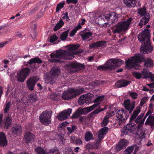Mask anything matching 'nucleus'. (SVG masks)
Returning a JSON list of instances; mask_svg holds the SVG:
<instances>
[{
  "instance_id": "09e8293b",
  "label": "nucleus",
  "mask_w": 154,
  "mask_h": 154,
  "mask_svg": "<svg viewBox=\"0 0 154 154\" xmlns=\"http://www.w3.org/2000/svg\"><path fill=\"white\" fill-rule=\"evenodd\" d=\"M77 128L76 125H73L72 126V127H68L67 128V130L69 131L68 134H71L75 131Z\"/></svg>"
},
{
  "instance_id": "393cba45",
  "label": "nucleus",
  "mask_w": 154,
  "mask_h": 154,
  "mask_svg": "<svg viewBox=\"0 0 154 154\" xmlns=\"http://www.w3.org/2000/svg\"><path fill=\"white\" fill-rule=\"evenodd\" d=\"M4 128L5 129H7L9 127H10L12 124V119L10 115L8 114L7 116L4 117Z\"/></svg>"
},
{
  "instance_id": "3c124183",
  "label": "nucleus",
  "mask_w": 154,
  "mask_h": 154,
  "mask_svg": "<svg viewBox=\"0 0 154 154\" xmlns=\"http://www.w3.org/2000/svg\"><path fill=\"white\" fill-rule=\"evenodd\" d=\"M132 74L133 76L137 79H140L142 77V74L137 72L133 71Z\"/></svg>"
},
{
  "instance_id": "5701e85b",
  "label": "nucleus",
  "mask_w": 154,
  "mask_h": 154,
  "mask_svg": "<svg viewBox=\"0 0 154 154\" xmlns=\"http://www.w3.org/2000/svg\"><path fill=\"white\" fill-rule=\"evenodd\" d=\"M139 63L142 62L145 63L144 66L147 68L150 67H153V61L151 59L148 58L145 59L139 55Z\"/></svg>"
},
{
  "instance_id": "6ab92c4d",
  "label": "nucleus",
  "mask_w": 154,
  "mask_h": 154,
  "mask_svg": "<svg viewBox=\"0 0 154 154\" xmlns=\"http://www.w3.org/2000/svg\"><path fill=\"white\" fill-rule=\"evenodd\" d=\"M128 141L124 139H121L119 140L118 144L115 148L117 152L120 151L122 150L125 149L128 146Z\"/></svg>"
},
{
  "instance_id": "69168bd1",
  "label": "nucleus",
  "mask_w": 154,
  "mask_h": 154,
  "mask_svg": "<svg viewBox=\"0 0 154 154\" xmlns=\"http://www.w3.org/2000/svg\"><path fill=\"white\" fill-rule=\"evenodd\" d=\"M64 24V23L62 20H60L59 22H58V29L62 27Z\"/></svg>"
},
{
  "instance_id": "72a5a7b5",
  "label": "nucleus",
  "mask_w": 154,
  "mask_h": 154,
  "mask_svg": "<svg viewBox=\"0 0 154 154\" xmlns=\"http://www.w3.org/2000/svg\"><path fill=\"white\" fill-rule=\"evenodd\" d=\"M30 69L29 68L26 67L22 69L19 72L26 78L29 75Z\"/></svg>"
},
{
  "instance_id": "79ce46f5",
  "label": "nucleus",
  "mask_w": 154,
  "mask_h": 154,
  "mask_svg": "<svg viewBox=\"0 0 154 154\" xmlns=\"http://www.w3.org/2000/svg\"><path fill=\"white\" fill-rule=\"evenodd\" d=\"M69 123L66 122H63L58 126V131L62 130V131H64L65 128L69 125Z\"/></svg>"
},
{
  "instance_id": "37998d69",
  "label": "nucleus",
  "mask_w": 154,
  "mask_h": 154,
  "mask_svg": "<svg viewBox=\"0 0 154 154\" xmlns=\"http://www.w3.org/2000/svg\"><path fill=\"white\" fill-rule=\"evenodd\" d=\"M92 134L90 131L87 132L85 135V140L87 141H89L92 139L93 137Z\"/></svg>"
},
{
  "instance_id": "dca6fc26",
  "label": "nucleus",
  "mask_w": 154,
  "mask_h": 154,
  "mask_svg": "<svg viewBox=\"0 0 154 154\" xmlns=\"http://www.w3.org/2000/svg\"><path fill=\"white\" fill-rule=\"evenodd\" d=\"M35 151L38 154H58L57 148L49 150L48 152H46L45 150L41 147H37L35 149Z\"/></svg>"
},
{
  "instance_id": "0e129e2a",
  "label": "nucleus",
  "mask_w": 154,
  "mask_h": 154,
  "mask_svg": "<svg viewBox=\"0 0 154 154\" xmlns=\"http://www.w3.org/2000/svg\"><path fill=\"white\" fill-rule=\"evenodd\" d=\"M76 32L77 31L76 30L74 29H73L70 32L69 36L70 37H73L75 35Z\"/></svg>"
},
{
  "instance_id": "c9c22d12",
  "label": "nucleus",
  "mask_w": 154,
  "mask_h": 154,
  "mask_svg": "<svg viewBox=\"0 0 154 154\" xmlns=\"http://www.w3.org/2000/svg\"><path fill=\"white\" fill-rule=\"evenodd\" d=\"M150 73L146 69H144L141 72L142 76H143L142 77L145 79L149 78L150 76Z\"/></svg>"
},
{
  "instance_id": "a19ab883",
  "label": "nucleus",
  "mask_w": 154,
  "mask_h": 154,
  "mask_svg": "<svg viewBox=\"0 0 154 154\" xmlns=\"http://www.w3.org/2000/svg\"><path fill=\"white\" fill-rule=\"evenodd\" d=\"M85 97L87 101H89V103H91L93 99L94 98V95L90 93H88L86 94H84Z\"/></svg>"
},
{
  "instance_id": "8fccbe9b",
  "label": "nucleus",
  "mask_w": 154,
  "mask_h": 154,
  "mask_svg": "<svg viewBox=\"0 0 154 154\" xmlns=\"http://www.w3.org/2000/svg\"><path fill=\"white\" fill-rule=\"evenodd\" d=\"M146 13V9L145 8H141L139 9L138 13L142 17L145 16Z\"/></svg>"
},
{
  "instance_id": "603ef678",
  "label": "nucleus",
  "mask_w": 154,
  "mask_h": 154,
  "mask_svg": "<svg viewBox=\"0 0 154 154\" xmlns=\"http://www.w3.org/2000/svg\"><path fill=\"white\" fill-rule=\"evenodd\" d=\"M105 16H103L102 18H100L99 19V21L100 25H103V26H106L107 23H105V20H107V19H105L104 18Z\"/></svg>"
},
{
  "instance_id": "2eb2a0df",
  "label": "nucleus",
  "mask_w": 154,
  "mask_h": 154,
  "mask_svg": "<svg viewBox=\"0 0 154 154\" xmlns=\"http://www.w3.org/2000/svg\"><path fill=\"white\" fill-rule=\"evenodd\" d=\"M72 109L69 108L67 110H64L58 114V120H64L68 119L70 116L72 112Z\"/></svg>"
},
{
  "instance_id": "f704fd0d",
  "label": "nucleus",
  "mask_w": 154,
  "mask_h": 154,
  "mask_svg": "<svg viewBox=\"0 0 154 154\" xmlns=\"http://www.w3.org/2000/svg\"><path fill=\"white\" fill-rule=\"evenodd\" d=\"M85 98L84 95L80 96L78 100L79 104L81 105L84 103L87 104L89 103V101H87Z\"/></svg>"
},
{
  "instance_id": "9b49d317",
  "label": "nucleus",
  "mask_w": 154,
  "mask_h": 154,
  "mask_svg": "<svg viewBox=\"0 0 154 154\" xmlns=\"http://www.w3.org/2000/svg\"><path fill=\"white\" fill-rule=\"evenodd\" d=\"M66 68L70 73H74L79 70H82L85 68V66L77 62L71 63L66 65Z\"/></svg>"
},
{
  "instance_id": "de8ad7c7",
  "label": "nucleus",
  "mask_w": 154,
  "mask_h": 154,
  "mask_svg": "<svg viewBox=\"0 0 154 154\" xmlns=\"http://www.w3.org/2000/svg\"><path fill=\"white\" fill-rule=\"evenodd\" d=\"M69 31V29H68L62 33L60 36V38L62 40H64L66 38L68 35Z\"/></svg>"
},
{
  "instance_id": "774afa93",
  "label": "nucleus",
  "mask_w": 154,
  "mask_h": 154,
  "mask_svg": "<svg viewBox=\"0 0 154 154\" xmlns=\"http://www.w3.org/2000/svg\"><path fill=\"white\" fill-rule=\"evenodd\" d=\"M8 42V41H6L0 43V48L4 47Z\"/></svg>"
},
{
  "instance_id": "58836bf2",
  "label": "nucleus",
  "mask_w": 154,
  "mask_h": 154,
  "mask_svg": "<svg viewBox=\"0 0 154 154\" xmlns=\"http://www.w3.org/2000/svg\"><path fill=\"white\" fill-rule=\"evenodd\" d=\"M26 77L24 76L22 74H20L19 72L17 73V80L19 82H24L26 79Z\"/></svg>"
},
{
  "instance_id": "4be33fe9",
  "label": "nucleus",
  "mask_w": 154,
  "mask_h": 154,
  "mask_svg": "<svg viewBox=\"0 0 154 154\" xmlns=\"http://www.w3.org/2000/svg\"><path fill=\"white\" fill-rule=\"evenodd\" d=\"M106 42L105 41H99L96 42L92 43L89 45V49L94 48L97 49L99 48H103L106 44Z\"/></svg>"
},
{
  "instance_id": "473e14b6",
  "label": "nucleus",
  "mask_w": 154,
  "mask_h": 154,
  "mask_svg": "<svg viewBox=\"0 0 154 154\" xmlns=\"http://www.w3.org/2000/svg\"><path fill=\"white\" fill-rule=\"evenodd\" d=\"M145 125H150L151 127H152L154 125V117L152 115H150L147 119Z\"/></svg>"
},
{
  "instance_id": "f03ea898",
  "label": "nucleus",
  "mask_w": 154,
  "mask_h": 154,
  "mask_svg": "<svg viewBox=\"0 0 154 154\" xmlns=\"http://www.w3.org/2000/svg\"><path fill=\"white\" fill-rule=\"evenodd\" d=\"M140 106L137 107L133 112L130 118L129 123L128 124L122 129V135H126L128 133H133L136 129L137 126L134 123H132L140 112Z\"/></svg>"
},
{
  "instance_id": "f257e3e1",
  "label": "nucleus",
  "mask_w": 154,
  "mask_h": 154,
  "mask_svg": "<svg viewBox=\"0 0 154 154\" xmlns=\"http://www.w3.org/2000/svg\"><path fill=\"white\" fill-rule=\"evenodd\" d=\"M150 30L145 29L138 36V40L141 43L143 44L144 47L140 49V52L142 54H148L152 50V47L151 45Z\"/></svg>"
},
{
  "instance_id": "c03bdc74",
  "label": "nucleus",
  "mask_w": 154,
  "mask_h": 154,
  "mask_svg": "<svg viewBox=\"0 0 154 154\" xmlns=\"http://www.w3.org/2000/svg\"><path fill=\"white\" fill-rule=\"evenodd\" d=\"M104 97L103 96H100L96 98L94 100V102L97 103V104H95L94 105L96 104L97 106H95V108L99 104V103L102 101Z\"/></svg>"
},
{
  "instance_id": "c756f323",
  "label": "nucleus",
  "mask_w": 154,
  "mask_h": 154,
  "mask_svg": "<svg viewBox=\"0 0 154 154\" xmlns=\"http://www.w3.org/2000/svg\"><path fill=\"white\" fill-rule=\"evenodd\" d=\"M106 109V107H105L103 109H101L100 107L98 109H96L93 112L89 114L88 116L87 117L86 119L88 121H90L91 118L93 116V115L96 114L98 113L99 112L104 110Z\"/></svg>"
},
{
  "instance_id": "49530a36",
  "label": "nucleus",
  "mask_w": 154,
  "mask_h": 154,
  "mask_svg": "<svg viewBox=\"0 0 154 154\" xmlns=\"http://www.w3.org/2000/svg\"><path fill=\"white\" fill-rule=\"evenodd\" d=\"M5 108L4 109L5 113H7L11 107V103L10 102H8L6 104L4 105Z\"/></svg>"
},
{
  "instance_id": "4c0bfd02",
  "label": "nucleus",
  "mask_w": 154,
  "mask_h": 154,
  "mask_svg": "<svg viewBox=\"0 0 154 154\" xmlns=\"http://www.w3.org/2000/svg\"><path fill=\"white\" fill-rule=\"evenodd\" d=\"M28 98L31 102H35L37 100V96L36 93H31L28 96Z\"/></svg>"
},
{
  "instance_id": "a18cd8bd",
  "label": "nucleus",
  "mask_w": 154,
  "mask_h": 154,
  "mask_svg": "<svg viewBox=\"0 0 154 154\" xmlns=\"http://www.w3.org/2000/svg\"><path fill=\"white\" fill-rule=\"evenodd\" d=\"M58 39V37L55 34L52 35L47 39L48 41L51 42L53 43L55 41Z\"/></svg>"
},
{
  "instance_id": "a211bd4d",
  "label": "nucleus",
  "mask_w": 154,
  "mask_h": 154,
  "mask_svg": "<svg viewBox=\"0 0 154 154\" xmlns=\"http://www.w3.org/2000/svg\"><path fill=\"white\" fill-rule=\"evenodd\" d=\"M12 134L14 137L20 136L22 133L21 126L18 125L13 127L11 129Z\"/></svg>"
},
{
  "instance_id": "1a4fd4ad",
  "label": "nucleus",
  "mask_w": 154,
  "mask_h": 154,
  "mask_svg": "<svg viewBox=\"0 0 154 154\" xmlns=\"http://www.w3.org/2000/svg\"><path fill=\"white\" fill-rule=\"evenodd\" d=\"M52 112L51 110H46L40 114L39 119L41 123L47 126L51 123V118Z\"/></svg>"
},
{
  "instance_id": "338daca9",
  "label": "nucleus",
  "mask_w": 154,
  "mask_h": 154,
  "mask_svg": "<svg viewBox=\"0 0 154 154\" xmlns=\"http://www.w3.org/2000/svg\"><path fill=\"white\" fill-rule=\"evenodd\" d=\"M83 50L82 49H79V50H78L77 51H76L75 52V55H78V54H80L81 53L83 52Z\"/></svg>"
},
{
  "instance_id": "ddd939ff",
  "label": "nucleus",
  "mask_w": 154,
  "mask_h": 154,
  "mask_svg": "<svg viewBox=\"0 0 154 154\" xmlns=\"http://www.w3.org/2000/svg\"><path fill=\"white\" fill-rule=\"evenodd\" d=\"M43 62L38 57H35L30 59L27 62L26 65L27 66H29L32 71L34 70L37 67L35 66V64L37 63L38 64L42 63Z\"/></svg>"
},
{
  "instance_id": "423d86ee",
  "label": "nucleus",
  "mask_w": 154,
  "mask_h": 154,
  "mask_svg": "<svg viewBox=\"0 0 154 154\" xmlns=\"http://www.w3.org/2000/svg\"><path fill=\"white\" fill-rule=\"evenodd\" d=\"M123 63V61L119 59H109L105 63V65L100 66L98 67L97 69L99 70L108 69L112 70L115 69L118 65Z\"/></svg>"
},
{
  "instance_id": "052dcab7",
  "label": "nucleus",
  "mask_w": 154,
  "mask_h": 154,
  "mask_svg": "<svg viewBox=\"0 0 154 154\" xmlns=\"http://www.w3.org/2000/svg\"><path fill=\"white\" fill-rule=\"evenodd\" d=\"M135 101H134L132 102L131 104V107L130 109V114L131 113L135 107Z\"/></svg>"
},
{
  "instance_id": "c85d7f7f",
  "label": "nucleus",
  "mask_w": 154,
  "mask_h": 154,
  "mask_svg": "<svg viewBox=\"0 0 154 154\" xmlns=\"http://www.w3.org/2000/svg\"><path fill=\"white\" fill-rule=\"evenodd\" d=\"M51 58L49 59V61L52 63H55L58 62V50L55 52L51 53L50 55Z\"/></svg>"
},
{
  "instance_id": "7ed1b4c3",
  "label": "nucleus",
  "mask_w": 154,
  "mask_h": 154,
  "mask_svg": "<svg viewBox=\"0 0 154 154\" xmlns=\"http://www.w3.org/2000/svg\"><path fill=\"white\" fill-rule=\"evenodd\" d=\"M79 44H72L66 47L68 51L66 50H58V63L61 61L59 59L72 60L74 57V51L77 49L79 46Z\"/></svg>"
},
{
  "instance_id": "ea45409f",
  "label": "nucleus",
  "mask_w": 154,
  "mask_h": 154,
  "mask_svg": "<svg viewBox=\"0 0 154 154\" xmlns=\"http://www.w3.org/2000/svg\"><path fill=\"white\" fill-rule=\"evenodd\" d=\"M135 146L134 145H133L128 147L124 152V154H131L133 151Z\"/></svg>"
},
{
  "instance_id": "6e6552de",
  "label": "nucleus",
  "mask_w": 154,
  "mask_h": 154,
  "mask_svg": "<svg viewBox=\"0 0 154 154\" xmlns=\"http://www.w3.org/2000/svg\"><path fill=\"white\" fill-rule=\"evenodd\" d=\"M113 109H114L117 114L116 117L119 120L118 124L119 125H121L128 117L129 114L127 111L123 108L121 109L120 110L117 108H114Z\"/></svg>"
},
{
  "instance_id": "e2e57ef3",
  "label": "nucleus",
  "mask_w": 154,
  "mask_h": 154,
  "mask_svg": "<svg viewBox=\"0 0 154 154\" xmlns=\"http://www.w3.org/2000/svg\"><path fill=\"white\" fill-rule=\"evenodd\" d=\"M66 2L68 4L71 3L76 4L78 2V0H66Z\"/></svg>"
},
{
  "instance_id": "bb28decb",
  "label": "nucleus",
  "mask_w": 154,
  "mask_h": 154,
  "mask_svg": "<svg viewBox=\"0 0 154 154\" xmlns=\"http://www.w3.org/2000/svg\"><path fill=\"white\" fill-rule=\"evenodd\" d=\"M144 115V113H141L135 120V122L136 123H139L137 126L138 129L141 128L143 125L145 120L144 118L142 119V118Z\"/></svg>"
},
{
  "instance_id": "5fc2aeb1",
  "label": "nucleus",
  "mask_w": 154,
  "mask_h": 154,
  "mask_svg": "<svg viewBox=\"0 0 154 154\" xmlns=\"http://www.w3.org/2000/svg\"><path fill=\"white\" fill-rule=\"evenodd\" d=\"M108 119L105 117L104 118L103 122L101 123V126L102 127L105 126L107 125L108 123L109 122V121Z\"/></svg>"
},
{
  "instance_id": "7c9ffc66",
  "label": "nucleus",
  "mask_w": 154,
  "mask_h": 154,
  "mask_svg": "<svg viewBox=\"0 0 154 154\" xmlns=\"http://www.w3.org/2000/svg\"><path fill=\"white\" fill-rule=\"evenodd\" d=\"M124 2L128 7H134L137 3L136 0H123Z\"/></svg>"
},
{
  "instance_id": "39448f33",
  "label": "nucleus",
  "mask_w": 154,
  "mask_h": 154,
  "mask_svg": "<svg viewBox=\"0 0 154 154\" xmlns=\"http://www.w3.org/2000/svg\"><path fill=\"white\" fill-rule=\"evenodd\" d=\"M132 20L131 17L126 21H121L115 26H113L112 29L114 34L120 33L122 31L127 30Z\"/></svg>"
},
{
  "instance_id": "a878e982",
  "label": "nucleus",
  "mask_w": 154,
  "mask_h": 154,
  "mask_svg": "<svg viewBox=\"0 0 154 154\" xmlns=\"http://www.w3.org/2000/svg\"><path fill=\"white\" fill-rule=\"evenodd\" d=\"M150 18V16L149 14L147 13H146L144 17L140 20L138 25L140 26V27L142 28L143 25H145L148 23Z\"/></svg>"
},
{
  "instance_id": "9d476101",
  "label": "nucleus",
  "mask_w": 154,
  "mask_h": 154,
  "mask_svg": "<svg viewBox=\"0 0 154 154\" xmlns=\"http://www.w3.org/2000/svg\"><path fill=\"white\" fill-rule=\"evenodd\" d=\"M97 105H93L92 106L86 107L83 109L78 108L76 112L74 113L71 116V118L74 119L79 117L81 115L85 114L93 110L95 108Z\"/></svg>"
},
{
  "instance_id": "4d7b16f0",
  "label": "nucleus",
  "mask_w": 154,
  "mask_h": 154,
  "mask_svg": "<svg viewBox=\"0 0 154 154\" xmlns=\"http://www.w3.org/2000/svg\"><path fill=\"white\" fill-rule=\"evenodd\" d=\"M138 94L136 92H131L129 94V95L133 99H135L137 97Z\"/></svg>"
},
{
  "instance_id": "f3484780",
  "label": "nucleus",
  "mask_w": 154,
  "mask_h": 154,
  "mask_svg": "<svg viewBox=\"0 0 154 154\" xmlns=\"http://www.w3.org/2000/svg\"><path fill=\"white\" fill-rule=\"evenodd\" d=\"M118 16L116 12H112L108 14L105 16L104 18L105 19H107L108 22H109L111 24L116 22L118 19Z\"/></svg>"
},
{
  "instance_id": "4468645a",
  "label": "nucleus",
  "mask_w": 154,
  "mask_h": 154,
  "mask_svg": "<svg viewBox=\"0 0 154 154\" xmlns=\"http://www.w3.org/2000/svg\"><path fill=\"white\" fill-rule=\"evenodd\" d=\"M39 79L37 76L31 77L27 81V85L30 91L34 89L35 85Z\"/></svg>"
},
{
  "instance_id": "0eeeda50",
  "label": "nucleus",
  "mask_w": 154,
  "mask_h": 154,
  "mask_svg": "<svg viewBox=\"0 0 154 154\" xmlns=\"http://www.w3.org/2000/svg\"><path fill=\"white\" fill-rule=\"evenodd\" d=\"M58 77V66L53 67L50 72L46 75L44 79L46 83L53 84Z\"/></svg>"
},
{
  "instance_id": "412c9836",
  "label": "nucleus",
  "mask_w": 154,
  "mask_h": 154,
  "mask_svg": "<svg viewBox=\"0 0 154 154\" xmlns=\"http://www.w3.org/2000/svg\"><path fill=\"white\" fill-rule=\"evenodd\" d=\"M24 139L25 143L28 144L33 142L35 140V135L32 133L27 131L25 133Z\"/></svg>"
},
{
  "instance_id": "6e6d98bb",
  "label": "nucleus",
  "mask_w": 154,
  "mask_h": 154,
  "mask_svg": "<svg viewBox=\"0 0 154 154\" xmlns=\"http://www.w3.org/2000/svg\"><path fill=\"white\" fill-rule=\"evenodd\" d=\"M147 98V97H145L142 98L140 103V106H142L146 103Z\"/></svg>"
},
{
  "instance_id": "680f3d73",
  "label": "nucleus",
  "mask_w": 154,
  "mask_h": 154,
  "mask_svg": "<svg viewBox=\"0 0 154 154\" xmlns=\"http://www.w3.org/2000/svg\"><path fill=\"white\" fill-rule=\"evenodd\" d=\"M73 143L75 144H76L80 145L82 143V140L80 139V138H78L76 140H75V142L73 141Z\"/></svg>"
},
{
  "instance_id": "2f4dec72",
  "label": "nucleus",
  "mask_w": 154,
  "mask_h": 154,
  "mask_svg": "<svg viewBox=\"0 0 154 154\" xmlns=\"http://www.w3.org/2000/svg\"><path fill=\"white\" fill-rule=\"evenodd\" d=\"M79 35L81 36L82 39L85 41L89 38L90 37H91L92 34L91 32H86L84 31L82 33H80Z\"/></svg>"
},
{
  "instance_id": "aec40b11",
  "label": "nucleus",
  "mask_w": 154,
  "mask_h": 154,
  "mask_svg": "<svg viewBox=\"0 0 154 154\" xmlns=\"http://www.w3.org/2000/svg\"><path fill=\"white\" fill-rule=\"evenodd\" d=\"M108 128L106 127H105L101 128L97 132V135L98 136L99 139L97 141L95 144V146L98 145V143L100 142L101 140L103 138L104 136L106 135L108 130Z\"/></svg>"
},
{
  "instance_id": "bf43d9fd",
  "label": "nucleus",
  "mask_w": 154,
  "mask_h": 154,
  "mask_svg": "<svg viewBox=\"0 0 154 154\" xmlns=\"http://www.w3.org/2000/svg\"><path fill=\"white\" fill-rule=\"evenodd\" d=\"M154 105L152 103H151L149 104V112L152 113L153 112V108Z\"/></svg>"
},
{
  "instance_id": "864d4df0",
  "label": "nucleus",
  "mask_w": 154,
  "mask_h": 154,
  "mask_svg": "<svg viewBox=\"0 0 154 154\" xmlns=\"http://www.w3.org/2000/svg\"><path fill=\"white\" fill-rule=\"evenodd\" d=\"M50 98L53 100H57L58 98L57 94L54 92H52L50 96Z\"/></svg>"
},
{
  "instance_id": "e433bc0d",
  "label": "nucleus",
  "mask_w": 154,
  "mask_h": 154,
  "mask_svg": "<svg viewBox=\"0 0 154 154\" xmlns=\"http://www.w3.org/2000/svg\"><path fill=\"white\" fill-rule=\"evenodd\" d=\"M130 100V99L126 100H124L123 105L124 107L129 112L130 114V109L131 107Z\"/></svg>"
},
{
  "instance_id": "cd10ccee",
  "label": "nucleus",
  "mask_w": 154,
  "mask_h": 154,
  "mask_svg": "<svg viewBox=\"0 0 154 154\" xmlns=\"http://www.w3.org/2000/svg\"><path fill=\"white\" fill-rule=\"evenodd\" d=\"M7 144V140L5 134L3 132H0V146L2 147L6 146Z\"/></svg>"
},
{
  "instance_id": "b1692460",
  "label": "nucleus",
  "mask_w": 154,
  "mask_h": 154,
  "mask_svg": "<svg viewBox=\"0 0 154 154\" xmlns=\"http://www.w3.org/2000/svg\"><path fill=\"white\" fill-rule=\"evenodd\" d=\"M131 82L130 81L121 79L116 82L115 86L117 88L124 87L127 86Z\"/></svg>"
},
{
  "instance_id": "20e7f679",
  "label": "nucleus",
  "mask_w": 154,
  "mask_h": 154,
  "mask_svg": "<svg viewBox=\"0 0 154 154\" xmlns=\"http://www.w3.org/2000/svg\"><path fill=\"white\" fill-rule=\"evenodd\" d=\"M84 91L83 88L79 89L71 88L67 91H64L62 95V97L64 100H69L75 97Z\"/></svg>"
},
{
  "instance_id": "13d9d810",
  "label": "nucleus",
  "mask_w": 154,
  "mask_h": 154,
  "mask_svg": "<svg viewBox=\"0 0 154 154\" xmlns=\"http://www.w3.org/2000/svg\"><path fill=\"white\" fill-rule=\"evenodd\" d=\"M65 4V1L61 2L58 3V11L61 9L63 8Z\"/></svg>"
},
{
  "instance_id": "f8f14e48",
  "label": "nucleus",
  "mask_w": 154,
  "mask_h": 154,
  "mask_svg": "<svg viewBox=\"0 0 154 154\" xmlns=\"http://www.w3.org/2000/svg\"><path fill=\"white\" fill-rule=\"evenodd\" d=\"M139 55H136L132 57L131 59L125 61L126 66L129 68L134 67L135 65L137 63H139Z\"/></svg>"
}]
</instances>
